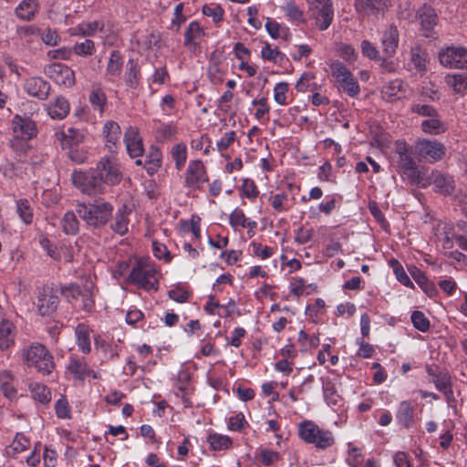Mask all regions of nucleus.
<instances>
[{"instance_id": "11", "label": "nucleus", "mask_w": 467, "mask_h": 467, "mask_svg": "<svg viewBox=\"0 0 467 467\" xmlns=\"http://www.w3.org/2000/svg\"><path fill=\"white\" fill-rule=\"evenodd\" d=\"M50 88V84L41 77L28 78L24 83V90L26 94L40 100L47 99Z\"/></svg>"}, {"instance_id": "44", "label": "nucleus", "mask_w": 467, "mask_h": 467, "mask_svg": "<svg viewBox=\"0 0 467 467\" xmlns=\"http://www.w3.org/2000/svg\"><path fill=\"white\" fill-rule=\"evenodd\" d=\"M171 157L178 171L182 170L187 160V148L184 143H178L171 149Z\"/></svg>"}, {"instance_id": "58", "label": "nucleus", "mask_w": 467, "mask_h": 467, "mask_svg": "<svg viewBox=\"0 0 467 467\" xmlns=\"http://www.w3.org/2000/svg\"><path fill=\"white\" fill-rule=\"evenodd\" d=\"M384 92L389 97H396L400 92H405V84L400 79H394L384 86Z\"/></svg>"}, {"instance_id": "25", "label": "nucleus", "mask_w": 467, "mask_h": 467, "mask_svg": "<svg viewBox=\"0 0 467 467\" xmlns=\"http://www.w3.org/2000/svg\"><path fill=\"white\" fill-rule=\"evenodd\" d=\"M67 370L73 374L77 379L83 380L90 376V368L83 359L71 358L67 365Z\"/></svg>"}, {"instance_id": "63", "label": "nucleus", "mask_w": 467, "mask_h": 467, "mask_svg": "<svg viewBox=\"0 0 467 467\" xmlns=\"http://www.w3.org/2000/svg\"><path fill=\"white\" fill-rule=\"evenodd\" d=\"M247 425V421L244 419L243 413H238L229 418L228 429L234 431H241Z\"/></svg>"}, {"instance_id": "54", "label": "nucleus", "mask_w": 467, "mask_h": 467, "mask_svg": "<svg viewBox=\"0 0 467 467\" xmlns=\"http://www.w3.org/2000/svg\"><path fill=\"white\" fill-rule=\"evenodd\" d=\"M410 109L413 113L428 117L429 119L438 115L437 109L433 106L428 104L414 103L411 105Z\"/></svg>"}, {"instance_id": "24", "label": "nucleus", "mask_w": 467, "mask_h": 467, "mask_svg": "<svg viewBox=\"0 0 467 467\" xmlns=\"http://www.w3.org/2000/svg\"><path fill=\"white\" fill-rule=\"evenodd\" d=\"M417 15L424 30L430 31L436 26L438 16L431 6L423 5L418 10Z\"/></svg>"}, {"instance_id": "21", "label": "nucleus", "mask_w": 467, "mask_h": 467, "mask_svg": "<svg viewBox=\"0 0 467 467\" xmlns=\"http://www.w3.org/2000/svg\"><path fill=\"white\" fill-rule=\"evenodd\" d=\"M428 62V54L420 47H414L410 49V65L414 67L418 73L426 71Z\"/></svg>"}, {"instance_id": "39", "label": "nucleus", "mask_w": 467, "mask_h": 467, "mask_svg": "<svg viewBox=\"0 0 467 467\" xmlns=\"http://www.w3.org/2000/svg\"><path fill=\"white\" fill-rule=\"evenodd\" d=\"M320 428L312 421H304L299 425V437L307 443L315 442V436Z\"/></svg>"}, {"instance_id": "26", "label": "nucleus", "mask_w": 467, "mask_h": 467, "mask_svg": "<svg viewBox=\"0 0 467 467\" xmlns=\"http://www.w3.org/2000/svg\"><path fill=\"white\" fill-rule=\"evenodd\" d=\"M420 128L424 133L439 135L446 131V124L441 119L439 114L421 122Z\"/></svg>"}, {"instance_id": "50", "label": "nucleus", "mask_w": 467, "mask_h": 467, "mask_svg": "<svg viewBox=\"0 0 467 467\" xmlns=\"http://www.w3.org/2000/svg\"><path fill=\"white\" fill-rule=\"evenodd\" d=\"M413 327L420 332H427L430 329V320L421 311H413L410 317Z\"/></svg>"}, {"instance_id": "62", "label": "nucleus", "mask_w": 467, "mask_h": 467, "mask_svg": "<svg viewBox=\"0 0 467 467\" xmlns=\"http://www.w3.org/2000/svg\"><path fill=\"white\" fill-rule=\"evenodd\" d=\"M362 54L372 60L380 59V55L377 47L368 40H363L360 44Z\"/></svg>"}, {"instance_id": "19", "label": "nucleus", "mask_w": 467, "mask_h": 467, "mask_svg": "<svg viewBox=\"0 0 467 467\" xmlns=\"http://www.w3.org/2000/svg\"><path fill=\"white\" fill-rule=\"evenodd\" d=\"M127 281L139 288L146 289V259L144 257L140 258L131 269Z\"/></svg>"}, {"instance_id": "7", "label": "nucleus", "mask_w": 467, "mask_h": 467, "mask_svg": "<svg viewBox=\"0 0 467 467\" xmlns=\"http://www.w3.org/2000/svg\"><path fill=\"white\" fill-rule=\"evenodd\" d=\"M207 181L208 175L202 161H191L185 171L184 185L191 190H199Z\"/></svg>"}, {"instance_id": "47", "label": "nucleus", "mask_w": 467, "mask_h": 467, "mask_svg": "<svg viewBox=\"0 0 467 467\" xmlns=\"http://www.w3.org/2000/svg\"><path fill=\"white\" fill-rule=\"evenodd\" d=\"M335 440L331 431L319 429L318 433L315 436V442H312V444L318 449H327L332 446Z\"/></svg>"}, {"instance_id": "12", "label": "nucleus", "mask_w": 467, "mask_h": 467, "mask_svg": "<svg viewBox=\"0 0 467 467\" xmlns=\"http://www.w3.org/2000/svg\"><path fill=\"white\" fill-rule=\"evenodd\" d=\"M59 303L58 296L53 293L52 288H43L38 293L37 308L41 316H50L56 312Z\"/></svg>"}, {"instance_id": "51", "label": "nucleus", "mask_w": 467, "mask_h": 467, "mask_svg": "<svg viewBox=\"0 0 467 467\" xmlns=\"http://www.w3.org/2000/svg\"><path fill=\"white\" fill-rule=\"evenodd\" d=\"M154 136L157 141L162 142L164 140H170L175 130L173 127L170 124H164L160 123L155 129H154Z\"/></svg>"}, {"instance_id": "52", "label": "nucleus", "mask_w": 467, "mask_h": 467, "mask_svg": "<svg viewBox=\"0 0 467 467\" xmlns=\"http://www.w3.org/2000/svg\"><path fill=\"white\" fill-rule=\"evenodd\" d=\"M83 288H81L77 284H70L68 285H61L60 293L64 296L68 301L77 300L82 295Z\"/></svg>"}, {"instance_id": "27", "label": "nucleus", "mask_w": 467, "mask_h": 467, "mask_svg": "<svg viewBox=\"0 0 467 467\" xmlns=\"http://www.w3.org/2000/svg\"><path fill=\"white\" fill-rule=\"evenodd\" d=\"M140 78V67L134 59H130L126 65L124 75L125 82L128 87L135 88L139 85Z\"/></svg>"}, {"instance_id": "60", "label": "nucleus", "mask_w": 467, "mask_h": 467, "mask_svg": "<svg viewBox=\"0 0 467 467\" xmlns=\"http://www.w3.org/2000/svg\"><path fill=\"white\" fill-rule=\"evenodd\" d=\"M439 391H443L452 385L451 377L447 371H439V375L432 381Z\"/></svg>"}, {"instance_id": "20", "label": "nucleus", "mask_w": 467, "mask_h": 467, "mask_svg": "<svg viewBox=\"0 0 467 467\" xmlns=\"http://www.w3.org/2000/svg\"><path fill=\"white\" fill-rule=\"evenodd\" d=\"M90 331L89 327L84 323L78 324L75 328L77 345L84 354H88L91 351Z\"/></svg>"}, {"instance_id": "18", "label": "nucleus", "mask_w": 467, "mask_h": 467, "mask_svg": "<svg viewBox=\"0 0 467 467\" xmlns=\"http://www.w3.org/2000/svg\"><path fill=\"white\" fill-rule=\"evenodd\" d=\"M409 272L428 296L434 297L437 295L438 291L434 283L429 280L421 270L416 266H412L409 268Z\"/></svg>"}, {"instance_id": "46", "label": "nucleus", "mask_w": 467, "mask_h": 467, "mask_svg": "<svg viewBox=\"0 0 467 467\" xmlns=\"http://www.w3.org/2000/svg\"><path fill=\"white\" fill-rule=\"evenodd\" d=\"M62 229L67 234H76L78 231V221L73 212H67L62 218Z\"/></svg>"}, {"instance_id": "40", "label": "nucleus", "mask_w": 467, "mask_h": 467, "mask_svg": "<svg viewBox=\"0 0 467 467\" xmlns=\"http://www.w3.org/2000/svg\"><path fill=\"white\" fill-rule=\"evenodd\" d=\"M127 208L123 205L119 208L115 216V223L111 225L112 230L119 234H125L128 232L129 220L127 218Z\"/></svg>"}, {"instance_id": "14", "label": "nucleus", "mask_w": 467, "mask_h": 467, "mask_svg": "<svg viewBox=\"0 0 467 467\" xmlns=\"http://www.w3.org/2000/svg\"><path fill=\"white\" fill-rule=\"evenodd\" d=\"M399 36L397 26L392 24L382 32L380 43L384 57H392L396 54L399 46Z\"/></svg>"}, {"instance_id": "15", "label": "nucleus", "mask_w": 467, "mask_h": 467, "mask_svg": "<svg viewBox=\"0 0 467 467\" xmlns=\"http://www.w3.org/2000/svg\"><path fill=\"white\" fill-rule=\"evenodd\" d=\"M358 12L368 16L384 15L390 6V0H355Z\"/></svg>"}, {"instance_id": "10", "label": "nucleus", "mask_w": 467, "mask_h": 467, "mask_svg": "<svg viewBox=\"0 0 467 467\" xmlns=\"http://www.w3.org/2000/svg\"><path fill=\"white\" fill-rule=\"evenodd\" d=\"M12 124L15 134L21 140H29L37 134L36 122L27 116L15 115Z\"/></svg>"}, {"instance_id": "32", "label": "nucleus", "mask_w": 467, "mask_h": 467, "mask_svg": "<svg viewBox=\"0 0 467 467\" xmlns=\"http://www.w3.org/2000/svg\"><path fill=\"white\" fill-rule=\"evenodd\" d=\"M323 394L327 405L339 407L342 404V398L338 395L334 383L331 380L323 382Z\"/></svg>"}, {"instance_id": "6", "label": "nucleus", "mask_w": 467, "mask_h": 467, "mask_svg": "<svg viewBox=\"0 0 467 467\" xmlns=\"http://www.w3.org/2000/svg\"><path fill=\"white\" fill-rule=\"evenodd\" d=\"M441 64L450 68H467V48L463 47H447L439 52Z\"/></svg>"}, {"instance_id": "31", "label": "nucleus", "mask_w": 467, "mask_h": 467, "mask_svg": "<svg viewBox=\"0 0 467 467\" xmlns=\"http://www.w3.org/2000/svg\"><path fill=\"white\" fill-rule=\"evenodd\" d=\"M162 165V152L157 146H150L148 153V175L156 173Z\"/></svg>"}, {"instance_id": "1", "label": "nucleus", "mask_w": 467, "mask_h": 467, "mask_svg": "<svg viewBox=\"0 0 467 467\" xmlns=\"http://www.w3.org/2000/svg\"><path fill=\"white\" fill-rule=\"evenodd\" d=\"M71 179L73 185L82 193L96 196L103 192L105 184L116 185L120 182L122 173L113 159L104 157L97 163L96 168L74 171Z\"/></svg>"}, {"instance_id": "43", "label": "nucleus", "mask_w": 467, "mask_h": 467, "mask_svg": "<svg viewBox=\"0 0 467 467\" xmlns=\"http://www.w3.org/2000/svg\"><path fill=\"white\" fill-rule=\"evenodd\" d=\"M283 10L285 11V16L290 21L295 22L296 24L305 22L304 12L299 9V7L296 5L295 2H287L283 6Z\"/></svg>"}, {"instance_id": "4", "label": "nucleus", "mask_w": 467, "mask_h": 467, "mask_svg": "<svg viewBox=\"0 0 467 467\" xmlns=\"http://www.w3.org/2000/svg\"><path fill=\"white\" fill-rule=\"evenodd\" d=\"M28 366L35 367L43 375L51 374L55 368L53 356L42 344H33L26 353Z\"/></svg>"}, {"instance_id": "36", "label": "nucleus", "mask_w": 467, "mask_h": 467, "mask_svg": "<svg viewBox=\"0 0 467 467\" xmlns=\"http://www.w3.org/2000/svg\"><path fill=\"white\" fill-rule=\"evenodd\" d=\"M88 100L93 107L94 110H98L100 114L104 111V107L107 102V97L104 91L99 87H92Z\"/></svg>"}, {"instance_id": "53", "label": "nucleus", "mask_w": 467, "mask_h": 467, "mask_svg": "<svg viewBox=\"0 0 467 467\" xmlns=\"http://www.w3.org/2000/svg\"><path fill=\"white\" fill-rule=\"evenodd\" d=\"M95 50L94 42L90 39H85L83 42H77L73 47V51L78 56L92 55Z\"/></svg>"}, {"instance_id": "13", "label": "nucleus", "mask_w": 467, "mask_h": 467, "mask_svg": "<svg viewBox=\"0 0 467 467\" xmlns=\"http://www.w3.org/2000/svg\"><path fill=\"white\" fill-rule=\"evenodd\" d=\"M124 142L130 158L142 156L144 148L143 140L140 132L135 127H129L124 133Z\"/></svg>"}, {"instance_id": "5", "label": "nucleus", "mask_w": 467, "mask_h": 467, "mask_svg": "<svg viewBox=\"0 0 467 467\" xmlns=\"http://www.w3.org/2000/svg\"><path fill=\"white\" fill-rule=\"evenodd\" d=\"M432 184L435 192L443 195H451L455 190V181L451 175L438 170L431 171V174L424 178L420 187L426 188Z\"/></svg>"}, {"instance_id": "41", "label": "nucleus", "mask_w": 467, "mask_h": 467, "mask_svg": "<svg viewBox=\"0 0 467 467\" xmlns=\"http://www.w3.org/2000/svg\"><path fill=\"white\" fill-rule=\"evenodd\" d=\"M31 393L34 400L41 402L42 404L48 403L51 400V392L49 389L40 383L30 385Z\"/></svg>"}, {"instance_id": "22", "label": "nucleus", "mask_w": 467, "mask_h": 467, "mask_svg": "<svg viewBox=\"0 0 467 467\" xmlns=\"http://www.w3.org/2000/svg\"><path fill=\"white\" fill-rule=\"evenodd\" d=\"M38 10L36 0H23L16 8V15L22 20L30 21Z\"/></svg>"}, {"instance_id": "55", "label": "nucleus", "mask_w": 467, "mask_h": 467, "mask_svg": "<svg viewBox=\"0 0 467 467\" xmlns=\"http://www.w3.org/2000/svg\"><path fill=\"white\" fill-rule=\"evenodd\" d=\"M68 158L77 164H82L88 160V150L78 146L70 147L67 152Z\"/></svg>"}, {"instance_id": "48", "label": "nucleus", "mask_w": 467, "mask_h": 467, "mask_svg": "<svg viewBox=\"0 0 467 467\" xmlns=\"http://www.w3.org/2000/svg\"><path fill=\"white\" fill-rule=\"evenodd\" d=\"M242 197H245L249 200H254L259 195L258 188L255 182L249 178L243 180V183L239 189Z\"/></svg>"}, {"instance_id": "35", "label": "nucleus", "mask_w": 467, "mask_h": 467, "mask_svg": "<svg viewBox=\"0 0 467 467\" xmlns=\"http://www.w3.org/2000/svg\"><path fill=\"white\" fill-rule=\"evenodd\" d=\"M261 57L264 60L271 61L275 64H282L287 60L286 56L279 51L277 47H272L269 43H265L261 50Z\"/></svg>"}, {"instance_id": "33", "label": "nucleus", "mask_w": 467, "mask_h": 467, "mask_svg": "<svg viewBox=\"0 0 467 467\" xmlns=\"http://www.w3.org/2000/svg\"><path fill=\"white\" fill-rule=\"evenodd\" d=\"M124 59L119 50H113L107 66V75L110 77L119 76L122 70Z\"/></svg>"}, {"instance_id": "49", "label": "nucleus", "mask_w": 467, "mask_h": 467, "mask_svg": "<svg viewBox=\"0 0 467 467\" xmlns=\"http://www.w3.org/2000/svg\"><path fill=\"white\" fill-rule=\"evenodd\" d=\"M104 23L102 21H93L81 23L78 26L77 31L82 36H93L99 31H102Z\"/></svg>"}, {"instance_id": "3", "label": "nucleus", "mask_w": 467, "mask_h": 467, "mask_svg": "<svg viewBox=\"0 0 467 467\" xmlns=\"http://www.w3.org/2000/svg\"><path fill=\"white\" fill-rule=\"evenodd\" d=\"M331 75L339 85V89L351 98L360 93V87L350 70L342 62L336 60L329 65Z\"/></svg>"}, {"instance_id": "29", "label": "nucleus", "mask_w": 467, "mask_h": 467, "mask_svg": "<svg viewBox=\"0 0 467 467\" xmlns=\"http://www.w3.org/2000/svg\"><path fill=\"white\" fill-rule=\"evenodd\" d=\"M13 329L14 326L10 321L3 319L0 322V348L2 350L14 344Z\"/></svg>"}, {"instance_id": "45", "label": "nucleus", "mask_w": 467, "mask_h": 467, "mask_svg": "<svg viewBox=\"0 0 467 467\" xmlns=\"http://www.w3.org/2000/svg\"><path fill=\"white\" fill-rule=\"evenodd\" d=\"M389 265L392 267L393 272L396 275V278L400 283H401L406 287L412 288L413 283L410 279L409 275L405 272L403 266L400 265V263L397 259H391L389 261Z\"/></svg>"}, {"instance_id": "16", "label": "nucleus", "mask_w": 467, "mask_h": 467, "mask_svg": "<svg viewBox=\"0 0 467 467\" xmlns=\"http://www.w3.org/2000/svg\"><path fill=\"white\" fill-rule=\"evenodd\" d=\"M398 424L406 430L411 429L415 424V407L410 400L400 402L396 411Z\"/></svg>"}, {"instance_id": "61", "label": "nucleus", "mask_w": 467, "mask_h": 467, "mask_svg": "<svg viewBox=\"0 0 467 467\" xmlns=\"http://www.w3.org/2000/svg\"><path fill=\"white\" fill-rule=\"evenodd\" d=\"M202 14L212 17L214 23H219L223 20L224 11L218 5L214 6L204 5L202 7Z\"/></svg>"}, {"instance_id": "38", "label": "nucleus", "mask_w": 467, "mask_h": 467, "mask_svg": "<svg viewBox=\"0 0 467 467\" xmlns=\"http://www.w3.org/2000/svg\"><path fill=\"white\" fill-rule=\"evenodd\" d=\"M204 35L202 28L197 21H192L189 24L184 33V45L195 46V41L200 39Z\"/></svg>"}, {"instance_id": "37", "label": "nucleus", "mask_w": 467, "mask_h": 467, "mask_svg": "<svg viewBox=\"0 0 467 467\" xmlns=\"http://www.w3.org/2000/svg\"><path fill=\"white\" fill-rule=\"evenodd\" d=\"M16 213L23 223L31 224L34 218L33 209L27 199L16 201Z\"/></svg>"}, {"instance_id": "17", "label": "nucleus", "mask_w": 467, "mask_h": 467, "mask_svg": "<svg viewBox=\"0 0 467 467\" xmlns=\"http://www.w3.org/2000/svg\"><path fill=\"white\" fill-rule=\"evenodd\" d=\"M313 16L316 19V26L321 31L329 27L334 18V8L332 3H327L321 6L314 5Z\"/></svg>"}, {"instance_id": "23", "label": "nucleus", "mask_w": 467, "mask_h": 467, "mask_svg": "<svg viewBox=\"0 0 467 467\" xmlns=\"http://www.w3.org/2000/svg\"><path fill=\"white\" fill-rule=\"evenodd\" d=\"M445 83L455 93L464 95L467 92V73L448 74L445 77Z\"/></svg>"}, {"instance_id": "59", "label": "nucleus", "mask_w": 467, "mask_h": 467, "mask_svg": "<svg viewBox=\"0 0 467 467\" xmlns=\"http://www.w3.org/2000/svg\"><path fill=\"white\" fill-rule=\"evenodd\" d=\"M288 91V84L286 82H279L274 88L275 101L279 105H286V93Z\"/></svg>"}, {"instance_id": "28", "label": "nucleus", "mask_w": 467, "mask_h": 467, "mask_svg": "<svg viewBox=\"0 0 467 467\" xmlns=\"http://www.w3.org/2000/svg\"><path fill=\"white\" fill-rule=\"evenodd\" d=\"M103 134L106 139L107 146L111 148V146H115L119 140L121 130L116 121L109 120L104 124Z\"/></svg>"}, {"instance_id": "56", "label": "nucleus", "mask_w": 467, "mask_h": 467, "mask_svg": "<svg viewBox=\"0 0 467 467\" xmlns=\"http://www.w3.org/2000/svg\"><path fill=\"white\" fill-rule=\"evenodd\" d=\"M80 297L82 299V306H81L82 310L85 312H88V313L92 312L95 307V300L93 298V294H92L90 287H88L87 285L84 286L82 295Z\"/></svg>"}, {"instance_id": "2", "label": "nucleus", "mask_w": 467, "mask_h": 467, "mask_svg": "<svg viewBox=\"0 0 467 467\" xmlns=\"http://www.w3.org/2000/svg\"><path fill=\"white\" fill-rule=\"evenodd\" d=\"M113 207L108 202H98L93 204L85 203L77 206V213L88 225L99 227L108 223L112 215Z\"/></svg>"}, {"instance_id": "57", "label": "nucleus", "mask_w": 467, "mask_h": 467, "mask_svg": "<svg viewBox=\"0 0 467 467\" xmlns=\"http://www.w3.org/2000/svg\"><path fill=\"white\" fill-rule=\"evenodd\" d=\"M174 106H175L174 98L170 94L163 96L160 101L154 102V100L152 99V108L153 109L155 108L156 110H158L160 109V110L163 114H168L167 110L172 109L174 108Z\"/></svg>"}, {"instance_id": "64", "label": "nucleus", "mask_w": 467, "mask_h": 467, "mask_svg": "<svg viewBox=\"0 0 467 467\" xmlns=\"http://www.w3.org/2000/svg\"><path fill=\"white\" fill-rule=\"evenodd\" d=\"M246 219L244 213L241 209L235 208L229 215V223L233 228L244 227Z\"/></svg>"}, {"instance_id": "9", "label": "nucleus", "mask_w": 467, "mask_h": 467, "mask_svg": "<svg viewBox=\"0 0 467 467\" xmlns=\"http://www.w3.org/2000/svg\"><path fill=\"white\" fill-rule=\"evenodd\" d=\"M397 171L411 185L420 186L424 177L413 157H405L397 160Z\"/></svg>"}, {"instance_id": "30", "label": "nucleus", "mask_w": 467, "mask_h": 467, "mask_svg": "<svg viewBox=\"0 0 467 467\" xmlns=\"http://www.w3.org/2000/svg\"><path fill=\"white\" fill-rule=\"evenodd\" d=\"M206 441L210 445V449L213 451H222L229 449L233 441L227 435H223L219 433H211L207 436Z\"/></svg>"}, {"instance_id": "34", "label": "nucleus", "mask_w": 467, "mask_h": 467, "mask_svg": "<svg viewBox=\"0 0 467 467\" xmlns=\"http://www.w3.org/2000/svg\"><path fill=\"white\" fill-rule=\"evenodd\" d=\"M69 103L64 97H57L52 107L49 108V115L52 119H62L69 112Z\"/></svg>"}, {"instance_id": "8", "label": "nucleus", "mask_w": 467, "mask_h": 467, "mask_svg": "<svg viewBox=\"0 0 467 467\" xmlns=\"http://www.w3.org/2000/svg\"><path fill=\"white\" fill-rule=\"evenodd\" d=\"M420 157L430 163L441 161L446 154V147L441 142L430 140H421L416 145Z\"/></svg>"}, {"instance_id": "42", "label": "nucleus", "mask_w": 467, "mask_h": 467, "mask_svg": "<svg viewBox=\"0 0 467 467\" xmlns=\"http://www.w3.org/2000/svg\"><path fill=\"white\" fill-rule=\"evenodd\" d=\"M265 27L269 36L274 39H277L278 37L286 39L289 36V29L287 27L282 29L280 24L272 18H267Z\"/></svg>"}]
</instances>
